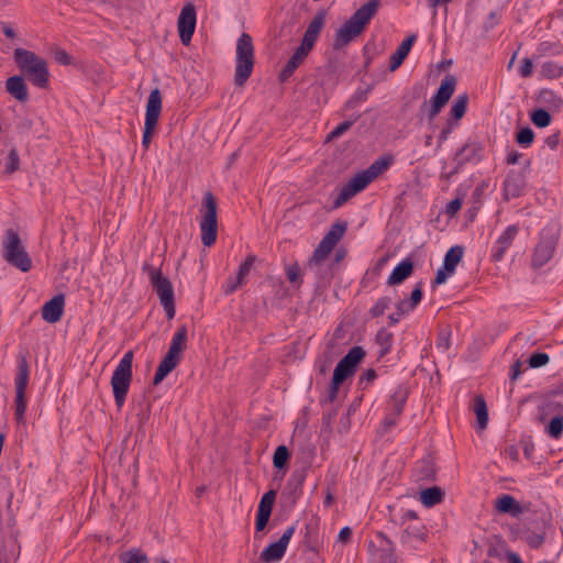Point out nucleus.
<instances>
[{
	"label": "nucleus",
	"instance_id": "473e14b6",
	"mask_svg": "<svg viewBox=\"0 0 563 563\" xmlns=\"http://www.w3.org/2000/svg\"><path fill=\"white\" fill-rule=\"evenodd\" d=\"M495 507L500 514L518 516L522 512V507L511 495H501L495 501Z\"/></svg>",
	"mask_w": 563,
	"mask_h": 563
},
{
	"label": "nucleus",
	"instance_id": "72a5a7b5",
	"mask_svg": "<svg viewBox=\"0 0 563 563\" xmlns=\"http://www.w3.org/2000/svg\"><path fill=\"white\" fill-rule=\"evenodd\" d=\"M539 103L545 106L551 111H561L563 107V98L551 89H541L538 95Z\"/></svg>",
	"mask_w": 563,
	"mask_h": 563
},
{
	"label": "nucleus",
	"instance_id": "9d476101",
	"mask_svg": "<svg viewBox=\"0 0 563 563\" xmlns=\"http://www.w3.org/2000/svg\"><path fill=\"white\" fill-rule=\"evenodd\" d=\"M162 112V93L158 88L151 91L145 112L144 131L142 137V145L145 150L148 148L152 137L157 125Z\"/></svg>",
	"mask_w": 563,
	"mask_h": 563
},
{
	"label": "nucleus",
	"instance_id": "4c0bfd02",
	"mask_svg": "<svg viewBox=\"0 0 563 563\" xmlns=\"http://www.w3.org/2000/svg\"><path fill=\"white\" fill-rule=\"evenodd\" d=\"M394 335L386 328H382L377 331L375 342L379 346L378 357H384L388 354L393 346Z\"/></svg>",
	"mask_w": 563,
	"mask_h": 563
},
{
	"label": "nucleus",
	"instance_id": "a878e982",
	"mask_svg": "<svg viewBox=\"0 0 563 563\" xmlns=\"http://www.w3.org/2000/svg\"><path fill=\"white\" fill-rule=\"evenodd\" d=\"M310 51L303 46H299L295 53L290 56L282 71L279 73L278 79L280 82L287 81L295 70L302 64Z\"/></svg>",
	"mask_w": 563,
	"mask_h": 563
},
{
	"label": "nucleus",
	"instance_id": "8fccbe9b",
	"mask_svg": "<svg viewBox=\"0 0 563 563\" xmlns=\"http://www.w3.org/2000/svg\"><path fill=\"white\" fill-rule=\"evenodd\" d=\"M534 141V132L530 126H525L516 133V142L521 147H530Z\"/></svg>",
	"mask_w": 563,
	"mask_h": 563
},
{
	"label": "nucleus",
	"instance_id": "6e6d98bb",
	"mask_svg": "<svg viewBox=\"0 0 563 563\" xmlns=\"http://www.w3.org/2000/svg\"><path fill=\"white\" fill-rule=\"evenodd\" d=\"M390 303H391L390 297H387V296L380 297L375 302V305L369 309V314L373 318L383 316L385 313V311L389 308Z\"/></svg>",
	"mask_w": 563,
	"mask_h": 563
},
{
	"label": "nucleus",
	"instance_id": "de8ad7c7",
	"mask_svg": "<svg viewBox=\"0 0 563 563\" xmlns=\"http://www.w3.org/2000/svg\"><path fill=\"white\" fill-rule=\"evenodd\" d=\"M285 274L290 284L299 288L302 283L301 268L297 262L285 266Z\"/></svg>",
	"mask_w": 563,
	"mask_h": 563
},
{
	"label": "nucleus",
	"instance_id": "603ef678",
	"mask_svg": "<svg viewBox=\"0 0 563 563\" xmlns=\"http://www.w3.org/2000/svg\"><path fill=\"white\" fill-rule=\"evenodd\" d=\"M360 114H357L354 119L344 121L340 123L335 129H333L328 135L325 141L331 142L335 139H339L341 135H343L346 131L351 129V126L360 119Z\"/></svg>",
	"mask_w": 563,
	"mask_h": 563
},
{
	"label": "nucleus",
	"instance_id": "e2e57ef3",
	"mask_svg": "<svg viewBox=\"0 0 563 563\" xmlns=\"http://www.w3.org/2000/svg\"><path fill=\"white\" fill-rule=\"evenodd\" d=\"M437 347L442 351H446L450 349V333L449 332H440L437 339Z\"/></svg>",
	"mask_w": 563,
	"mask_h": 563
},
{
	"label": "nucleus",
	"instance_id": "4be33fe9",
	"mask_svg": "<svg viewBox=\"0 0 563 563\" xmlns=\"http://www.w3.org/2000/svg\"><path fill=\"white\" fill-rule=\"evenodd\" d=\"M276 490L269 489L266 492L258 504L256 519H255V530L256 532L263 531L271 518L273 506L276 499Z\"/></svg>",
	"mask_w": 563,
	"mask_h": 563
},
{
	"label": "nucleus",
	"instance_id": "4d7b16f0",
	"mask_svg": "<svg viewBox=\"0 0 563 563\" xmlns=\"http://www.w3.org/2000/svg\"><path fill=\"white\" fill-rule=\"evenodd\" d=\"M550 356L547 353L538 352L530 355L528 363L531 368H539L547 365Z\"/></svg>",
	"mask_w": 563,
	"mask_h": 563
},
{
	"label": "nucleus",
	"instance_id": "f03ea898",
	"mask_svg": "<svg viewBox=\"0 0 563 563\" xmlns=\"http://www.w3.org/2000/svg\"><path fill=\"white\" fill-rule=\"evenodd\" d=\"M390 164L391 158L382 156L374 161L366 169L355 174L341 188L338 197L333 202L334 208H340L353 196L364 190L373 180H375L380 174L387 170Z\"/></svg>",
	"mask_w": 563,
	"mask_h": 563
},
{
	"label": "nucleus",
	"instance_id": "cd10ccee",
	"mask_svg": "<svg viewBox=\"0 0 563 563\" xmlns=\"http://www.w3.org/2000/svg\"><path fill=\"white\" fill-rule=\"evenodd\" d=\"M415 264L410 257L402 260L391 272L387 279L389 286L399 285L413 273Z\"/></svg>",
	"mask_w": 563,
	"mask_h": 563
},
{
	"label": "nucleus",
	"instance_id": "7c9ffc66",
	"mask_svg": "<svg viewBox=\"0 0 563 563\" xmlns=\"http://www.w3.org/2000/svg\"><path fill=\"white\" fill-rule=\"evenodd\" d=\"M7 91L21 102H25L29 99L27 86L24 77L12 76L5 81Z\"/></svg>",
	"mask_w": 563,
	"mask_h": 563
},
{
	"label": "nucleus",
	"instance_id": "5fc2aeb1",
	"mask_svg": "<svg viewBox=\"0 0 563 563\" xmlns=\"http://www.w3.org/2000/svg\"><path fill=\"white\" fill-rule=\"evenodd\" d=\"M20 168V156H19V152L15 147H12L10 151H9V154H8V162L5 164V169H4V173L7 175H12L13 173H15L16 170H19Z\"/></svg>",
	"mask_w": 563,
	"mask_h": 563
},
{
	"label": "nucleus",
	"instance_id": "c9c22d12",
	"mask_svg": "<svg viewBox=\"0 0 563 563\" xmlns=\"http://www.w3.org/2000/svg\"><path fill=\"white\" fill-rule=\"evenodd\" d=\"M464 255V249L461 245H454L448 250L444 255L442 266L449 273H455V269Z\"/></svg>",
	"mask_w": 563,
	"mask_h": 563
},
{
	"label": "nucleus",
	"instance_id": "e433bc0d",
	"mask_svg": "<svg viewBox=\"0 0 563 563\" xmlns=\"http://www.w3.org/2000/svg\"><path fill=\"white\" fill-rule=\"evenodd\" d=\"M188 331L186 325H181L175 332L167 352L181 358V353L187 346Z\"/></svg>",
	"mask_w": 563,
	"mask_h": 563
},
{
	"label": "nucleus",
	"instance_id": "a18cd8bd",
	"mask_svg": "<svg viewBox=\"0 0 563 563\" xmlns=\"http://www.w3.org/2000/svg\"><path fill=\"white\" fill-rule=\"evenodd\" d=\"M467 102H468V96L466 93L460 95L456 97L451 110H450V117L454 121H460L467 109Z\"/></svg>",
	"mask_w": 563,
	"mask_h": 563
},
{
	"label": "nucleus",
	"instance_id": "0e129e2a",
	"mask_svg": "<svg viewBox=\"0 0 563 563\" xmlns=\"http://www.w3.org/2000/svg\"><path fill=\"white\" fill-rule=\"evenodd\" d=\"M453 128H454V124L451 122V120H449L446 126L443 128L439 134V140H438L439 147L449 139L450 134L452 133Z\"/></svg>",
	"mask_w": 563,
	"mask_h": 563
},
{
	"label": "nucleus",
	"instance_id": "864d4df0",
	"mask_svg": "<svg viewBox=\"0 0 563 563\" xmlns=\"http://www.w3.org/2000/svg\"><path fill=\"white\" fill-rule=\"evenodd\" d=\"M547 432L550 437L554 439H559L563 432V415H558L553 417L548 427Z\"/></svg>",
	"mask_w": 563,
	"mask_h": 563
},
{
	"label": "nucleus",
	"instance_id": "052dcab7",
	"mask_svg": "<svg viewBox=\"0 0 563 563\" xmlns=\"http://www.w3.org/2000/svg\"><path fill=\"white\" fill-rule=\"evenodd\" d=\"M340 385L341 383H338L335 382V379L332 378L327 398L324 400H321V402H333L338 398Z\"/></svg>",
	"mask_w": 563,
	"mask_h": 563
},
{
	"label": "nucleus",
	"instance_id": "c03bdc74",
	"mask_svg": "<svg viewBox=\"0 0 563 563\" xmlns=\"http://www.w3.org/2000/svg\"><path fill=\"white\" fill-rule=\"evenodd\" d=\"M540 75L547 79H558L563 76V66L556 62H544L540 67Z\"/></svg>",
	"mask_w": 563,
	"mask_h": 563
},
{
	"label": "nucleus",
	"instance_id": "a211bd4d",
	"mask_svg": "<svg viewBox=\"0 0 563 563\" xmlns=\"http://www.w3.org/2000/svg\"><path fill=\"white\" fill-rule=\"evenodd\" d=\"M519 227L517 224L508 225L505 231L498 236L490 250V260L495 263L500 262L506 255L508 249L512 245Z\"/></svg>",
	"mask_w": 563,
	"mask_h": 563
},
{
	"label": "nucleus",
	"instance_id": "09e8293b",
	"mask_svg": "<svg viewBox=\"0 0 563 563\" xmlns=\"http://www.w3.org/2000/svg\"><path fill=\"white\" fill-rule=\"evenodd\" d=\"M530 120L537 128H547L551 123V114L543 108L534 109L530 113Z\"/></svg>",
	"mask_w": 563,
	"mask_h": 563
},
{
	"label": "nucleus",
	"instance_id": "6ab92c4d",
	"mask_svg": "<svg viewBox=\"0 0 563 563\" xmlns=\"http://www.w3.org/2000/svg\"><path fill=\"white\" fill-rule=\"evenodd\" d=\"M257 261V256L254 254H249L245 260L240 264L236 276H230L227 279L225 285L223 286L224 295H231L235 292L240 287H242L246 283V277L250 275V272Z\"/></svg>",
	"mask_w": 563,
	"mask_h": 563
},
{
	"label": "nucleus",
	"instance_id": "dca6fc26",
	"mask_svg": "<svg viewBox=\"0 0 563 563\" xmlns=\"http://www.w3.org/2000/svg\"><path fill=\"white\" fill-rule=\"evenodd\" d=\"M295 530H296L295 526L288 527L284 531V533L282 534V537L279 538L278 541L273 542L269 545H267L261 552V555H260L261 561H263L265 563H273V562H277V561L282 560V558L284 556V554L287 550L288 543L295 533Z\"/></svg>",
	"mask_w": 563,
	"mask_h": 563
},
{
	"label": "nucleus",
	"instance_id": "37998d69",
	"mask_svg": "<svg viewBox=\"0 0 563 563\" xmlns=\"http://www.w3.org/2000/svg\"><path fill=\"white\" fill-rule=\"evenodd\" d=\"M122 563H150V558L140 548H133L120 555Z\"/></svg>",
	"mask_w": 563,
	"mask_h": 563
},
{
	"label": "nucleus",
	"instance_id": "39448f33",
	"mask_svg": "<svg viewBox=\"0 0 563 563\" xmlns=\"http://www.w3.org/2000/svg\"><path fill=\"white\" fill-rule=\"evenodd\" d=\"M133 351L129 350L124 353L119 364L117 365L112 377L111 387L113 390L115 406L121 409L125 402L129 388L132 382V363H133Z\"/></svg>",
	"mask_w": 563,
	"mask_h": 563
},
{
	"label": "nucleus",
	"instance_id": "774afa93",
	"mask_svg": "<svg viewBox=\"0 0 563 563\" xmlns=\"http://www.w3.org/2000/svg\"><path fill=\"white\" fill-rule=\"evenodd\" d=\"M560 143V132L553 133L544 139V144L551 148L554 150Z\"/></svg>",
	"mask_w": 563,
	"mask_h": 563
},
{
	"label": "nucleus",
	"instance_id": "f3484780",
	"mask_svg": "<svg viewBox=\"0 0 563 563\" xmlns=\"http://www.w3.org/2000/svg\"><path fill=\"white\" fill-rule=\"evenodd\" d=\"M556 246V239L554 235L541 234L538 244L534 247L531 265L533 268H539L545 265L552 257Z\"/></svg>",
	"mask_w": 563,
	"mask_h": 563
},
{
	"label": "nucleus",
	"instance_id": "c85d7f7f",
	"mask_svg": "<svg viewBox=\"0 0 563 563\" xmlns=\"http://www.w3.org/2000/svg\"><path fill=\"white\" fill-rule=\"evenodd\" d=\"M180 357L173 353L167 352L157 366L156 373L153 378V385L161 384L164 378L174 371L180 362Z\"/></svg>",
	"mask_w": 563,
	"mask_h": 563
},
{
	"label": "nucleus",
	"instance_id": "338daca9",
	"mask_svg": "<svg viewBox=\"0 0 563 563\" xmlns=\"http://www.w3.org/2000/svg\"><path fill=\"white\" fill-rule=\"evenodd\" d=\"M462 208V199L455 198L446 205V213L454 216Z\"/></svg>",
	"mask_w": 563,
	"mask_h": 563
},
{
	"label": "nucleus",
	"instance_id": "b1692460",
	"mask_svg": "<svg viewBox=\"0 0 563 563\" xmlns=\"http://www.w3.org/2000/svg\"><path fill=\"white\" fill-rule=\"evenodd\" d=\"M325 18H327L325 10H320L314 14L313 19L311 20L307 30L305 31V34H303V37H302V41L300 44L301 46H303L308 51L312 49L321 30L324 26Z\"/></svg>",
	"mask_w": 563,
	"mask_h": 563
},
{
	"label": "nucleus",
	"instance_id": "69168bd1",
	"mask_svg": "<svg viewBox=\"0 0 563 563\" xmlns=\"http://www.w3.org/2000/svg\"><path fill=\"white\" fill-rule=\"evenodd\" d=\"M450 275H453V273L446 272L445 267L442 266L441 268H439L437 271V274H435V277L433 280V286H439V285L444 284Z\"/></svg>",
	"mask_w": 563,
	"mask_h": 563
},
{
	"label": "nucleus",
	"instance_id": "58836bf2",
	"mask_svg": "<svg viewBox=\"0 0 563 563\" xmlns=\"http://www.w3.org/2000/svg\"><path fill=\"white\" fill-rule=\"evenodd\" d=\"M443 497L444 493L438 486L426 488L420 494V500L426 507H433L440 504Z\"/></svg>",
	"mask_w": 563,
	"mask_h": 563
},
{
	"label": "nucleus",
	"instance_id": "7ed1b4c3",
	"mask_svg": "<svg viewBox=\"0 0 563 563\" xmlns=\"http://www.w3.org/2000/svg\"><path fill=\"white\" fill-rule=\"evenodd\" d=\"M2 257L13 267L23 273L31 271L32 260L22 244L19 233L8 229L2 239Z\"/></svg>",
	"mask_w": 563,
	"mask_h": 563
},
{
	"label": "nucleus",
	"instance_id": "2f4dec72",
	"mask_svg": "<svg viewBox=\"0 0 563 563\" xmlns=\"http://www.w3.org/2000/svg\"><path fill=\"white\" fill-rule=\"evenodd\" d=\"M422 299V283H418L411 291L410 297L401 299L396 303V310L400 313H409L419 305Z\"/></svg>",
	"mask_w": 563,
	"mask_h": 563
},
{
	"label": "nucleus",
	"instance_id": "0eeeda50",
	"mask_svg": "<svg viewBox=\"0 0 563 563\" xmlns=\"http://www.w3.org/2000/svg\"><path fill=\"white\" fill-rule=\"evenodd\" d=\"M202 207L205 213L200 222L201 242L210 247L216 243L218 234L217 201L211 191L203 195Z\"/></svg>",
	"mask_w": 563,
	"mask_h": 563
},
{
	"label": "nucleus",
	"instance_id": "13d9d810",
	"mask_svg": "<svg viewBox=\"0 0 563 563\" xmlns=\"http://www.w3.org/2000/svg\"><path fill=\"white\" fill-rule=\"evenodd\" d=\"M399 416H394L393 412L387 410L384 420L382 421L380 428L384 433L388 432L398 422Z\"/></svg>",
	"mask_w": 563,
	"mask_h": 563
},
{
	"label": "nucleus",
	"instance_id": "bb28decb",
	"mask_svg": "<svg viewBox=\"0 0 563 563\" xmlns=\"http://www.w3.org/2000/svg\"><path fill=\"white\" fill-rule=\"evenodd\" d=\"M416 34H411L407 36L400 45L397 47L396 52L391 54L389 58V69L395 71L397 68L401 66L406 57L408 56L413 43L416 42Z\"/></svg>",
	"mask_w": 563,
	"mask_h": 563
},
{
	"label": "nucleus",
	"instance_id": "aec40b11",
	"mask_svg": "<svg viewBox=\"0 0 563 563\" xmlns=\"http://www.w3.org/2000/svg\"><path fill=\"white\" fill-rule=\"evenodd\" d=\"M303 545L308 551L318 553L323 547V536L320 532V520L312 516L305 523Z\"/></svg>",
	"mask_w": 563,
	"mask_h": 563
},
{
	"label": "nucleus",
	"instance_id": "20e7f679",
	"mask_svg": "<svg viewBox=\"0 0 563 563\" xmlns=\"http://www.w3.org/2000/svg\"><path fill=\"white\" fill-rule=\"evenodd\" d=\"M255 64L254 45L252 36L242 33L236 42V66L234 71V85L243 87L252 75Z\"/></svg>",
	"mask_w": 563,
	"mask_h": 563
},
{
	"label": "nucleus",
	"instance_id": "2eb2a0df",
	"mask_svg": "<svg viewBox=\"0 0 563 563\" xmlns=\"http://www.w3.org/2000/svg\"><path fill=\"white\" fill-rule=\"evenodd\" d=\"M196 8L191 2H188L183 7L177 22L179 38L184 45H188L190 43L196 29Z\"/></svg>",
	"mask_w": 563,
	"mask_h": 563
},
{
	"label": "nucleus",
	"instance_id": "ddd939ff",
	"mask_svg": "<svg viewBox=\"0 0 563 563\" xmlns=\"http://www.w3.org/2000/svg\"><path fill=\"white\" fill-rule=\"evenodd\" d=\"M365 355V350L362 346H353L336 364L332 378L342 384L347 377L354 374L357 365L362 362Z\"/></svg>",
	"mask_w": 563,
	"mask_h": 563
},
{
	"label": "nucleus",
	"instance_id": "3c124183",
	"mask_svg": "<svg viewBox=\"0 0 563 563\" xmlns=\"http://www.w3.org/2000/svg\"><path fill=\"white\" fill-rule=\"evenodd\" d=\"M523 539L531 549H539L544 543L545 532L544 531L536 532V531L527 530L523 533Z\"/></svg>",
	"mask_w": 563,
	"mask_h": 563
},
{
	"label": "nucleus",
	"instance_id": "5701e85b",
	"mask_svg": "<svg viewBox=\"0 0 563 563\" xmlns=\"http://www.w3.org/2000/svg\"><path fill=\"white\" fill-rule=\"evenodd\" d=\"M527 187L526 176L522 172L511 170L504 181V196L506 200L523 195Z\"/></svg>",
	"mask_w": 563,
	"mask_h": 563
},
{
	"label": "nucleus",
	"instance_id": "412c9836",
	"mask_svg": "<svg viewBox=\"0 0 563 563\" xmlns=\"http://www.w3.org/2000/svg\"><path fill=\"white\" fill-rule=\"evenodd\" d=\"M307 477V468H297L295 470L285 488V492L283 493V496L287 499L288 504L290 506H294L299 497L302 494V486L305 483V479Z\"/></svg>",
	"mask_w": 563,
	"mask_h": 563
},
{
	"label": "nucleus",
	"instance_id": "423d86ee",
	"mask_svg": "<svg viewBox=\"0 0 563 563\" xmlns=\"http://www.w3.org/2000/svg\"><path fill=\"white\" fill-rule=\"evenodd\" d=\"M347 224L343 221L334 222L330 230L322 238L318 246L314 249L311 257L308 260L307 265L309 267L317 266L321 264L333 251L336 244L343 238L346 231Z\"/></svg>",
	"mask_w": 563,
	"mask_h": 563
},
{
	"label": "nucleus",
	"instance_id": "6e6552de",
	"mask_svg": "<svg viewBox=\"0 0 563 563\" xmlns=\"http://www.w3.org/2000/svg\"><path fill=\"white\" fill-rule=\"evenodd\" d=\"M30 366L25 356L18 357V373L15 376V411L14 418L18 423L24 422L26 411L25 390L29 384Z\"/></svg>",
	"mask_w": 563,
	"mask_h": 563
},
{
	"label": "nucleus",
	"instance_id": "ea45409f",
	"mask_svg": "<svg viewBox=\"0 0 563 563\" xmlns=\"http://www.w3.org/2000/svg\"><path fill=\"white\" fill-rule=\"evenodd\" d=\"M426 537V527L418 522L415 525H409L401 534V542L409 543L412 540L423 541Z\"/></svg>",
	"mask_w": 563,
	"mask_h": 563
},
{
	"label": "nucleus",
	"instance_id": "f257e3e1",
	"mask_svg": "<svg viewBox=\"0 0 563 563\" xmlns=\"http://www.w3.org/2000/svg\"><path fill=\"white\" fill-rule=\"evenodd\" d=\"M13 60L22 77L26 78L33 86L46 89L49 82V70L46 59L34 52L18 47L13 52Z\"/></svg>",
	"mask_w": 563,
	"mask_h": 563
},
{
	"label": "nucleus",
	"instance_id": "79ce46f5",
	"mask_svg": "<svg viewBox=\"0 0 563 563\" xmlns=\"http://www.w3.org/2000/svg\"><path fill=\"white\" fill-rule=\"evenodd\" d=\"M474 411L477 417L478 427L485 429L488 422V410L483 396L477 395L474 398Z\"/></svg>",
	"mask_w": 563,
	"mask_h": 563
},
{
	"label": "nucleus",
	"instance_id": "9b49d317",
	"mask_svg": "<svg viewBox=\"0 0 563 563\" xmlns=\"http://www.w3.org/2000/svg\"><path fill=\"white\" fill-rule=\"evenodd\" d=\"M456 87V78L452 75H448L441 81L440 87L438 88L434 96L431 98V104L428 106L427 102H423L421 106V111L427 109V117L429 121H432L443 109V107L451 99L452 95L455 91Z\"/></svg>",
	"mask_w": 563,
	"mask_h": 563
},
{
	"label": "nucleus",
	"instance_id": "a19ab883",
	"mask_svg": "<svg viewBox=\"0 0 563 563\" xmlns=\"http://www.w3.org/2000/svg\"><path fill=\"white\" fill-rule=\"evenodd\" d=\"M357 36L352 33L347 27L342 25L340 29L336 30L334 40H333V49L340 51L343 47H345L347 44H350L352 41H354Z\"/></svg>",
	"mask_w": 563,
	"mask_h": 563
},
{
	"label": "nucleus",
	"instance_id": "680f3d73",
	"mask_svg": "<svg viewBox=\"0 0 563 563\" xmlns=\"http://www.w3.org/2000/svg\"><path fill=\"white\" fill-rule=\"evenodd\" d=\"M54 55L56 62L60 65L67 66L73 63V57L65 49L58 48L55 51Z\"/></svg>",
	"mask_w": 563,
	"mask_h": 563
},
{
	"label": "nucleus",
	"instance_id": "bf43d9fd",
	"mask_svg": "<svg viewBox=\"0 0 563 563\" xmlns=\"http://www.w3.org/2000/svg\"><path fill=\"white\" fill-rule=\"evenodd\" d=\"M533 73V62L531 58H523L522 62H521V65L519 67V74L521 77L523 78H529L531 77Z\"/></svg>",
	"mask_w": 563,
	"mask_h": 563
},
{
	"label": "nucleus",
	"instance_id": "4468645a",
	"mask_svg": "<svg viewBox=\"0 0 563 563\" xmlns=\"http://www.w3.org/2000/svg\"><path fill=\"white\" fill-rule=\"evenodd\" d=\"M484 145L476 140H468L454 155V169L450 175L459 173L465 164H477L483 159Z\"/></svg>",
	"mask_w": 563,
	"mask_h": 563
},
{
	"label": "nucleus",
	"instance_id": "f8f14e48",
	"mask_svg": "<svg viewBox=\"0 0 563 563\" xmlns=\"http://www.w3.org/2000/svg\"><path fill=\"white\" fill-rule=\"evenodd\" d=\"M379 0H369L361 5L343 24L356 36H360L369 21L375 16L379 8Z\"/></svg>",
	"mask_w": 563,
	"mask_h": 563
},
{
	"label": "nucleus",
	"instance_id": "1a4fd4ad",
	"mask_svg": "<svg viewBox=\"0 0 563 563\" xmlns=\"http://www.w3.org/2000/svg\"><path fill=\"white\" fill-rule=\"evenodd\" d=\"M150 280L166 312L167 319L172 320L175 317L176 309L174 288L170 280L162 275L161 269H152L150 273Z\"/></svg>",
	"mask_w": 563,
	"mask_h": 563
},
{
	"label": "nucleus",
	"instance_id": "f704fd0d",
	"mask_svg": "<svg viewBox=\"0 0 563 563\" xmlns=\"http://www.w3.org/2000/svg\"><path fill=\"white\" fill-rule=\"evenodd\" d=\"M487 555L498 560L506 558L509 563H523L521 558L516 552L507 549L504 543L490 545L487 549Z\"/></svg>",
	"mask_w": 563,
	"mask_h": 563
},
{
	"label": "nucleus",
	"instance_id": "c756f323",
	"mask_svg": "<svg viewBox=\"0 0 563 563\" xmlns=\"http://www.w3.org/2000/svg\"><path fill=\"white\" fill-rule=\"evenodd\" d=\"M408 388L399 385L396 387L391 396L387 401V410L394 413V416H401L405 405L408 399Z\"/></svg>",
	"mask_w": 563,
	"mask_h": 563
},
{
	"label": "nucleus",
	"instance_id": "393cba45",
	"mask_svg": "<svg viewBox=\"0 0 563 563\" xmlns=\"http://www.w3.org/2000/svg\"><path fill=\"white\" fill-rule=\"evenodd\" d=\"M64 307L65 297L63 294H58L44 303L42 318L48 323H56L63 316Z\"/></svg>",
	"mask_w": 563,
	"mask_h": 563
},
{
	"label": "nucleus",
	"instance_id": "49530a36",
	"mask_svg": "<svg viewBox=\"0 0 563 563\" xmlns=\"http://www.w3.org/2000/svg\"><path fill=\"white\" fill-rule=\"evenodd\" d=\"M290 459V452L286 445H279L276 448L273 455V465L277 470H284L287 467Z\"/></svg>",
	"mask_w": 563,
	"mask_h": 563
}]
</instances>
